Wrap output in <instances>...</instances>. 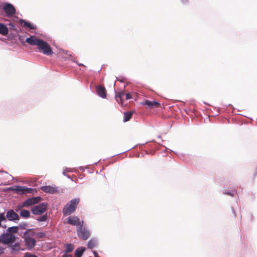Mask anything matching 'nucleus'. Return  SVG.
<instances>
[{
    "mask_svg": "<svg viewBox=\"0 0 257 257\" xmlns=\"http://www.w3.org/2000/svg\"><path fill=\"white\" fill-rule=\"evenodd\" d=\"M62 257H72V255L70 254H64L62 255Z\"/></svg>",
    "mask_w": 257,
    "mask_h": 257,
    "instance_id": "nucleus-33",
    "label": "nucleus"
},
{
    "mask_svg": "<svg viewBox=\"0 0 257 257\" xmlns=\"http://www.w3.org/2000/svg\"><path fill=\"white\" fill-rule=\"evenodd\" d=\"M9 26H10L12 28H14L15 27L13 23H11L9 24Z\"/></svg>",
    "mask_w": 257,
    "mask_h": 257,
    "instance_id": "nucleus-34",
    "label": "nucleus"
},
{
    "mask_svg": "<svg viewBox=\"0 0 257 257\" xmlns=\"http://www.w3.org/2000/svg\"><path fill=\"white\" fill-rule=\"evenodd\" d=\"M124 95L125 96V99L126 100H128L132 98V96L130 93H126L125 94H124Z\"/></svg>",
    "mask_w": 257,
    "mask_h": 257,
    "instance_id": "nucleus-28",
    "label": "nucleus"
},
{
    "mask_svg": "<svg viewBox=\"0 0 257 257\" xmlns=\"http://www.w3.org/2000/svg\"><path fill=\"white\" fill-rule=\"evenodd\" d=\"M96 245V242L94 240H90L87 243V247L89 248L92 249Z\"/></svg>",
    "mask_w": 257,
    "mask_h": 257,
    "instance_id": "nucleus-23",
    "label": "nucleus"
},
{
    "mask_svg": "<svg viewBox=\"0 0 257 257\" xmlns=\"http://www.w3.org/2000/svg\"><path fill=\"white\" fill-rule=\"evenodd\" d=\"M124 95V93L123 91L118 92L115 96L116 100L118 103H120L122 105V97Z\"/></svg>",
    "mask_w": 257,
    "mask_h": 257,
    "instance_id": "nucleus-17",
    "label": "nucleus"
},
{
    "mask_svg": "<svg viewBox=\"0 0 257 257\" xmlns=\"http://www.w3.org/2000/svg\"><path fill=\"white\" fill-rule=\"evenodd\" d=\"M67 223L72 225L76 226L78 227H81L83 225V221L80 220V218L76 216H70L67 218Z\"/></svg>",
    "mask_w": 257,
    "mask_h": 257,
    "instance_id": "nucleus-8",
    "label": "nucleus"
},
{
    "mask_svg": "<svg viewBox=\"0 0 257 257\" xmlns=\"http://www.w3.org/2000/svg\"><path fill=\"white\" fill-rule=\"evenodd\" d=\"M141 104L145 106L147 109H152L153 108H157L161 106L160 103L156 101H151L149 100H145L141 102Z\"/></svg>",
    "mask_w": 257,
    "mask_h": 257,
    "instance_id": "nucleus-9",
    "label": "nucleus"
},
{
    "mask_svg": "<svg viewBox=\"0 0 257 257\" xmlns=\"http://www.w3.org/2000/svg\"><path fill=\"white\" fill-rule=\"evenodd\" d=\"M29 188L24 187V186H17L16 187L15 190L17 192L20 194H24L26 193L29 192Z\"/></svg>",
    "mask_w": 257,
    "mask_h": 257,
    "instance_id": "nucleus-14",
    "label": "nucleus"
},
{
    "mask_svg": "<svg viewBox=\"0 0 257 257\" xmlns=\"http://www.w3.org/2000/svg\"><path fill=\"white\" fill-rule=\"evenodd\" d=\"M41 189L43 191H44L46 193H51V194H53V193L56 192L57 191V189L55 187L51 186H42L41 188Z\"/></svg>",
    "mask_w": 257,
    "mask_h": 257,
    "instance_id": "nucleus-13",
    "label": "nucleus"
},
{
    "mask_svg": "<svg viewBox=\"0 0 257 257\" xmlns=\"http://www.w3.org/2000/svg\"><path fill=\"white\" fill-rule=\"evenodd\" d=\"M6 219H8L10 221H16L19 220V216L18 214L16 213L13 210H9L6 214Z\"/></svg>",
    "mask_w": 257,
    "mask_h": 257,
    "instance_id": "nucleus-11",
    "label": "nucleus"
},
{
    "mask_svg": "<svg viewBox=\"0 0 257 257\" xmlns=\"http://www.w3.org/2000/svg\"><path fill=\"white\" fill-rule=\"evenodd\" d=\"M97 94L101 97L104 98L106 96V91L104 86H98L96 87Z\"/></svg>",
    "mask_w": 257,
    "mask_h": 257,
    "instance_id": "nucleus-12",
    "label": "nucleus"
},
{
    "mask_svg": "<svg viewBox=\"0 0 257 257\" xmlns=\"http://www.w3.org/2000/svg\"><path fill=\"white\" fill-rule=\"evenodd\" d=\"M74 249V246L71 244H67L66 246V253L71 252Z\"/></svg>",
    "mask_w": 257,
    "mask_h": 257,
    "instance_id": "nucleus-22",
    "label": "nucleus"
},
{
    "mask_svg": "<svg viewBox=\"0 0 257 257\" xmlns=\"http://www.w3.org/2000/svg\"><path fill=\"white\" fill-rule=\"evenodd\" d=\"M41 200L40 197H32L23 202L22 207H28L39 203Z\"/></svg>",
    "mask_w": 257,
    "mask_h": 257,
    "instance_id": "nucleus-10",
    "label": "nucleus"
},
{
    "mask_svg": "<svg viewBox=\"0 0 257 257\" xmlns=\"http://www.w3.org/2000/svg\"><path fill=\"white\" fill-rule=\"evenodd\" d=\"M20 246L18 243H15L12 246V249L13 251H18L20 250Z\"/></svg>",
    "mask_w": 257,
    "mask_h": 257,
    "instance_id": "nucleus-25",
    "label": "nucleus"
},
{
    "mask_svg": "<svg viewBox=\"0 0 257 257\" xmlns=\"http://www.w3.org/2000/svg\"><path fill=\"white\" fill-rule=\"evenodd\" d=\"M79 202V198H75L71 200L63 208V215L64 216H67L73 213L75 211L77 206Z\"/></svg>",
    "mask_w": 257,
    "mask_h": 257,
    "instance_id": "nucleus-3",
    "label": "nucleus"
},
{
    "mask_svg": "<svg viewBox=\"0 0 257 257\" xmlns=\"http://www.w3.org/2000/svg\"><path fill=\"white\" fill-rule=\"evenodd\" d=\"M4 248L0 247V254L3 253L4 252Z\"/></svg>",
    "mask_w": 257,
    "mask_h": 257,
    "instance_id": "nucleus-32",
    "label": "nucleus"
},
{
    "mask_svg": "<svg viewBox=\"0 0 257 257\" xmlns=\"http://www.w3.org/2000/svg\"><path fill=\"white\" fill-rule=\"evenodd\" d=\"M44 236L45 234L43 232H37L34 229H29L24 232L22 237L24 239L27 248L32 249L36 245L35 238H42Z\"/></svg>",
    "mask_w": 257,
    "mask_h": 257,
    "instance_id": "nucleus-2",
    "label": "nucleus"
},
{
    "mask_svg": "<svg viewBox=\"0 0 257 257\" xmlns=\"http://www.w3.org/2000/svg\"><path fill=\"white\" fill-rule=\"evenodd\" d=\"M31 29H35L36 28L34 26L31 25L30 23H29L28 26H27Z\"/></svg>",
    "mask_w": 257,
    "mask_h": 257,
    "instance_id": "nucleus-30",
    "label": "nucleus"
},
{
    "mask_svg": "<svg viewBox=\"0 0 257 257\" xmlns=\"http://www.w3.org/2000/svg\"><path fill=\"white\" fill-rule=\"evenodd\" d=\"M47 208V204L46 203H42L32 207L31 208V211L34 214L41 215L46 211Z\"/></svg>",
    "mask_w": 257,
    "mask_h": 257,
    "instance_id": "nucleus-6",
    "label": "nucleus"
},
{
    "mask_svg": "<svg viewBox=\"0 0 257 257\" xmlns=\"http://www.w3.org/2000/svg\"><path fill=\"white\" fill-rule=\"evenodd\" d=\"M24 257H38L36 255L32 254L30 253H26Z\"/></svg>",
    "mask_w": 257,
    "mask_h": 257,
    "instance_id": "nucleus-26",
    "label": "nucleus"
},
{
    "mask_svg": "<svg viewBox=\"0 0 257 257\" xmlns=\"http://www.w3.org/2000/svg\"><path fill=\"white\" fill-rule=\"evenodd\" d=\"M77 232L78 237L84 240H87L90 235L89 230L85 227H83V226L78 227Z\"/></svg>",
    "mask_w": 257,
    "mask_h": 257,
    "instance_id": "nucleus-7",
    "label": "nucleus"
},
{
    "mask_svg": "<svg viewBox=\"0 0 257 257\" xmlns=\"http://www.w3.org/2000/svg\"><path fill=\"white\" fill-rule=\"evenodd\" d=\"M85 249L84 247H80L78 248L75 251V255L76 257H81Z\"/></svg>",
    "mask_w": 257,
    "mask_h": 257,
    "instance_id": "nucleus-16",
    "label": "nucleus"
},
{
    "mask_svg": "<svg viewBox=\"0 0 257 257\" xmlns=\"http://www.w3.org/2000/svg\"><path fill=\"white\" fill-rule=\"evenodd\" d=\"M20 23L21 24H23L24 25V26L25 27H27V26H28L29 25V22H27L26 21H25V20H20Z\"/></svg>",
    "mask_w": 257,
    "mask_h": 257,
    "instance_id": "nucleus-27",
    "label": "nucleus"
},
{
    "mask_svg": "<svg viewBox=\"0 0 257 257\" xmlns=\"http://www.w3.org/2000/svg\"><path fill=\"white\" fill-rule=\"evenodd\" d=\"M93 253L94 257H99L98 254L97 253V252L96 251H95V250L93 251Z\"/></svg>",
    "mask_w": 257,
    "mask_h": 257,
    "instance_id": "nucleus-31",
    "label": "nucleus"
},
{
    "mask_svg": "<svg viewBox=\"0 0 257 257\" xmlns=\"http://www.w3.org/2000/svg\"><path fill=\"white\" fill-rule=\"evenodd\" d=\"M8 29L4 24L0 23V34L3 35H7L8 33Z\"/></svg>",
    "mask_w": 257,
    "mask_h": 257,
    "instance_id": "nucleus-15",
    "label": "nucleus"
},
{
    "mask_svg": "<svg viewBox=\"0 0 257 257\" xmlns=\"http://www.w3.org/2000/svg\"><path fill=\"white\" fill-rule=\"evenodd\" d=\"M223 193L224 194H227V195H230V196H234V194L231 193V192H229L226 190L224 191L223 192Z\"/></svg>",
    "mask_w": 257,
    "mask_h": 257,
    "instance_id": "nucleus-29",
    "label": "nucleus"
},
{
    "mask_svg": "<svg viewBox=\"0 0 257 257\" xmlns=\"http://www.w3.org/2000/svg\"><path fill=\"white\" fill-rule=\"evenodd\" d=\"M26 42L31 45L37 46L39 52L44 55L51 56L53 54V50L50 45L43 40L32 36L26 40Z\"/></svg>",
    "mask_w": 257,
    "mask_h": 257,
    "instance_id": "nucleus-1",
    "label": "nucleus"
},
{
    "mask_svg": "<svg viewBox=\"0 0 257 257\" xmlns=\"http://www.w3.org/2000/svg\"><path fill=\"white\" fill-rule=\"evenodd\" d=\"M3 10L6 13V16L9 18L13 17L16 13V10L15 7L12 4L9 3L3 4Z\"/></svg>",
    "mask_w": 257,
    "mask_h": 257,
    "instance_id": "nucleus-5",
    "label": "nucleus"
},
{
    "mask_svg": "<svg viewBox=\"0 0 257 257\" xmlns=\"http://www.w3.org/2000/svg\"><path fill=\"white\" fill-rule=\"evenodd\" d=\"M20 215L24 218H29L30 216V213L27 210L23 209L20 212Z\"/></svg>",
    "mask_w": 257,
    "mask_h": 257,
    "instance_id": "nucleus-19",
    "label": "nucleus"
},
{
    "mask_svg": "<svg viewBox=\"0 0 257 257\" xmlns=\"http://www.w3.org/2000/svg\"><path fill=\"white\" fill-rule=\"evenodd\" d=\"M47 219V216L46 214L44 215H42V216L39 217L37 219L38 221H39L40 222L45 221H46Z\"/></svg>",
    "mask_w": 257,
    "mask_h": 257,
    "instance_id": "nucleus-24",
    "label": "nucleus"
},
{
    "mask_svg": "<svg viewBox=\"0 0 257 257\" xmlns=\"http://www.w3.org/2000/svg\"><path fill=\"white\" fill-rule=\"evenodd\" d=\"M2 221H5V222L6 221V216H5L4 213H0V227L2 226L4 228H6V226H2Z\"/></svg>",
    "mask_w": 257,
    "mask_h": 257,
    "instance_id": "nucleus-21",
    "label": "nucleus"
},
{
    "mask_svg": "<svg viewBox=\"0 0 257 257\" xmlns=\"http://www.w3.org/2000/svg\"><path fill=\"white\" fill-rule=\"evenodd\" d=\"M18 227L17 226H13L8 228L7 232H10V233H15L18 231Z\"/></svg>",
    "mask_w": 257,
    "mask_h": 257,
    "instance_id": "nucleus-20",
    "label": "nucleus"
},
{
    "mask_svg": "<svg viewBox=\"0 0 257 257\" xmlns=\"http://www.w3.org/2000/svg\"><path fill=\"white\" fill-rule=\"evenodd\" d=\"M16 239V236L10 232H6L0 235L1 242L5 244L13 243L15 242Z\"/></svg>",
    "mask_w": 257,
    "mask_h": 257,
    "instance_id": "nucleus-4",
    "label": "nucleus"
},
{
    "mask_svg": "<svg viewBox=\"0 0 257 257\" xmlns=\"http://www.w3.org/2000/svg\"><path fill=\"white\" fill-rule=\"evenodd\" d=\"M132 115H133V112H132L128 111V112H124V113L123 121L126 122V121H128L131 118Z\"/></svg>",
    "mask_w": 257,
    "mask_h": 257,
    "instance_id": "nucleus-18",
    "label": "nucleus"
}]
</instances>
